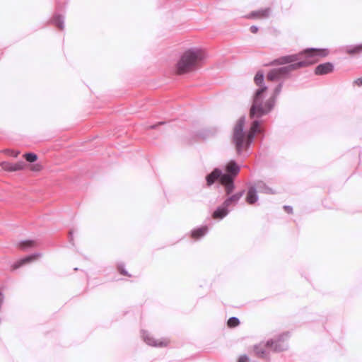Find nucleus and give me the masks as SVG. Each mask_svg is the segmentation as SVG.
I'll list each match as a JSON object with an SVG mask.
<instances>
[{
    "instance_id": "f257e3e1",
    "label": "nucleus",
    "mask_w": 362,
    "mask_h": 362,
    "mask_svg": "<svg viewBox=\"0 0 362 362\" xmlns=\"http://www.w3.org/2000/svg\"><path fill=\"white\" fill-rule=\"evenodd\" d=\"M328 54L329 51L326 49H307L298 54L279 57L274 60L271 64L283 65L293 63L296 66V69H299L316 63Z\"/></svg>"
},
{
    "instance_id": "f03ea898",
    "label": "nucleus",
    "mask_w": 362,
    "mask_h": 362,
    "mask_svg": "<svg viewBox=\"0 0 362 362\" xmlns=\"http://www.w3.org/2000/svg\"><path fill=\"white\" fill-rule=\"evenodd\" d=\"M245 123V118L239 119L233 129V141L239 155L247 151L255 134L262 132L260 121L254 120L247 132L244 131Z\"/></svg>"
},
{
    "instance_id": "7ed1b4c3",
    "label": "nucleus",
    "mask_w": 362,
    "mask_h": 362,
    "mask_svg": "<svg viewBox=\"0 0 362 362\" xmlns=\"http://www.w3.org/2000/svg\"><path fill=\"white\" fill-rule=\"evenodd\" d=\"M205 58L204 52L199 48L185 50L180 57L175 67V73L183 75L195 71Z\"/></svg>"
},
{
    "instance_id": "20e7f679",
    "label": "nucleus",
    "mask_w": 362,
    "mask_h": 362,
    "mask_svg": "<svg viewBox=\"0 0 362 362\" xmlns=\"http://www.w3.org/2000/svg\"><path fill=\"white\" fill-rule=\"evenodd\" d=\"M267 90V86H262L256 90L254 95L252 105L250 110L249 115L251 119L259 118L268 114L274 107V97H270L264 101V93Z\"/></svg>"
},
{
    "instance_id": "39448f33",
    "label": "nucleus",
    "mask_w": 362,
    "mask_h": 362,
    "mask_svg": "<svg viewBox=\"0 0 362 362\" xmlns=\"http://www.w3.org/2000/svg\"><path fill=\"white\" fill-rule=\"evenodd\" d=\"M240 166L234 161H229L226 165L227 173L221 177V184L224 186L227 194H230L234 189L233 180L240 172Z\"/></svg>"
},
{
    "instance_id": "423d86ee",
    "label": "nucleus",
    "mask_w": 362,
    "mask_h": 362,
    "mask_svg": "<svg viewBox=\"0 0 362 362\" xmlns=\"http://www.w3.org/2000/svg\"><path fill=\"white\" fill-rule=\"evenodd\" d=\"M291 64L288 66L270 70L267 75V80L271 81L279 80L288 74L291 71L297 69L295 64Z\"/></svg>"
},
{
    "instance_id": "0eeeda50",
    "label": "nucleus",
    "mask_w": 362,
    "mask_h": 362,
    "mask_svg": "<svg viewBox=\"0 0 362 362\" xmlns=\"http://www.w3.org/2000/svg\"><path fill=\"white\" fill-rule=\"evenodd\" d=\"M287 334H283L274 339L268 340L266 346L274 351H282L287 348Z\"/></svg>"
},
{
    "instance_id": "6e6552de",
    "label": "nucleus",
    "mask_w": 362,
    "mask_h": 362,
    "mask_svg": "<svg viewBox=\"0 0 362 362\" xmlns=\"http://www.w3.org/2000/svg\"><path fill=\"white\" fill-rule=\"evenodd\" d=\"M144 341L149 346L155 347H166L170 343V340L168 338L156 339L151 334L144 332L142 334Z\"/></svg>"
},
{
    "instance_id": "1a4fd4ad",
    "label": "nucleus",
    "mask_w": 362,
    "mask_h": 362,
    "mask_svg": "<svg viewBox=\"0 0 362 362\" xmlns=\"http://www.w3.org/2000/svg\"><path fill=\"white\" fill-rule=\"evenodd\" d=\"M270 14V8H265L258 11H252L245 17L248 19H262L266 18L269 16Z\"/></svg>"
},
{
    "instance_id": "9d476101",
    "label": "nucleus",
    "mask_w": 362,
    "mask_h": 362,
    "mask_svg": "<svg viewBox=\"0 0 362 362\" xmlns=\"http://www.w3.org/2000/svg\"><path fill=\"white\" fill-rule=\"evenodd\" d=\"M40 257H41L40 253H35L31 255L27 256V257L17 261L16 262H15L13 264V265L12 266L13 269H18L21 266H23L25 264L30 263V262L37 259Z\"/></svg>"
},
{
    "instance_id": "9b49d317",
    "label": "nucleus",
    "mask_w": 362,
    "mask_h": 362,
    "mask_svg": "<svg viewBox=\"0 0 362 362\" xmlns=\"http://www.w3.org/2000/svg\"><path fill=\"white\" fill-rule=\"evenodd\" d=\"M333 71V65L331 63H325L316 66L315 73L317 75H324L331 73Z\"/></svg>"
},
{
    "instance_id": "f8f14e48",
    "label": "nucleus",
    "mask_w": 362,
    "mask_h": 362,
    "mask_svg": "<svg viewBox=\"0 0 362 362\" xmlns=\"http://www.w3.org/2000/svg\"><path fill=\"white\" fill-rule=\"evenodd\" d=\"M223 175L221 170L215 169L211 173L208 175L206 177L207 185L210 186L215 182V181L219 178L221 182V177Z\"/></svg>"
},
{
    "instance_id": "ddd939ff",
    "label": "nucleus",
    "mask_w": 362,
    "mask_h": 362,
    "mask_svg": "<svg viewBox=\"0 0 362 362\" xmlns=\"http://www.w3.org/2000/svg\"><path fill=\"white\" fill-rule=\"evenodd\" d=\"M257 199L255 188L253 187H250L245 197L246 202L249 204H253L257 201Z\"/></svg>"
},
{
    "instance_id": "4468645a",
    "label": "nucleus",
    "mask_w": 362,
    "mask_h": 362,
    "mask_svg": "<svg viewBox=\"0 0 362 362\" xmlns=\"http://www.w3.org/2000/svg\"><path fill=\"white\" fill-rule=\"evenodd\" d=\"M242 196L243 192L236 193L226 199L223 205L225 206V207H229L231 204H236Z\"/></svg>"
},
{
    "instance_id": "2eb2a0df",
    "label": "nucleus",
    "mask_w": 362,
    "mask_h": 362,
    "mask_svg": "<svg viewBox=\"0 0 362 362\" xmlns=\"http://www.w3.org/2000/svg\"><path fill=\"white\" fill-rule=\"evenodd\" d=\"M208 230V228L206 226H202L201 228L194 229L192 231L191 237L194 240H198L202 236H204Z\"/></svg>"
},
{
    "instance_id": "dca6fc26",
    "label": "nucleus",
    "mask_w": 362,
    "mask_h": 362,
    "mask_svg": "<svg viewBox=\"0 0 362 362\" xmlns=\"http://www.w3.org/2000/svg\"><path fill=\"white\" fill-rule=\"evenodd\" d=\"M228 207H225V206L223 205L222 207L218 208L212 214V217L214 219H221L223 217H225L228 214Z\"/></svg>"
},
{
    "instance_id": "f3484780",
    "label": "nucleus",
    "mask_w": 362,
    "mask_h": 362,
    "mask_svg": "<svg viewBox=\"0 0 362 362\" xmlns=\"http://www.w3.org/2000/svg\"><path fill=\"white\" fill-rule=\"evenodd\" d=\"M52 23L58 28L63 30L64 28V16L56 13L52 18Z\"/></svg>"
},
{
    "instance_id": "a211bd4d",
    "label": "nucleus",
    "mask_w": 362,
    "mask_h": 362,
    "mask_svg": "<svg viewBox=\"0 0 362 362\" xmlns=\"http://www.w3.org/2000/svg\"><path fill=\"white\" fill-rule=\"evenodd\" d=\"M255 355L262 358H268V353L263 350L262 348H260L258 346H255L254 348Z\"/></svg>"
},
{
    "instance_id": "6ab92c4d",
    "label": "nucleus",
    "mask_w": 362,
    "mask_h": 362,
    "mask_svg": "<svg viewBox=\"0 0 362 362\" xmlns=\"http://www.w3.org/2000/svg\"><path fill=\"white\" fill-rule=\"evenodd\" d=\"M254 81L255 84L259 88H262V86H265L264 84V76L262 73L257 72L254 78Z\"/></svg>"
},
{
    "instance_id": "aec40b11",
    "label": "nucleus",
    "mask_w": 362,
    "mask_h": 362,
    "mask_svg": "<svg viewBox=\"0 0 362 362\" xmlns=\"http://www.w3.org/2000/svg\"><path fill=\"white\" fill-rule=\"evenodd\" d=\"M36 243L34 240H24L19 243V247L22 249H26L28 247H32L35 246Z\"/></svg>"
},
{
    "instance_id": "412c9836",
    "label": "nucleus",
    "mask_w": 362,
    "mask_h": 362,
    "mask_svg": "<svg viewBox=\"0 0 362 362\" xmlns=\"http://www.w3.org/2000/svg\"><path fill=\"white\" fill-rule=\"evenodd\" d=\"M240 325V321L237 317H232L228 320L227 325L229 328H234Z\"/></svg>"
},
{
    "instance_id": "4be33fe9",
    "label": "nucleus",
    "mask_w": 362,
    "mask_h": 362,
    "mask_svg": "<svg viewBox=\"0 0 362 362\" xmlns=\"http://www.w3.org/2000/svg\"><path fill=\"white\" fill-rule=\"evenodd\" d=\"M25 166V163L23 160H20L16 163H13V172L21 170H23Z\"/></svg>"
},
{
    "instance_id": "5701e85b",
    "label": "nucleus",
    "mask_w": 362,
    "mask_h": 362,
    "mask_svg": "<svg viewBox=\"0 0 362 362\" xmlns=\"http://www.w3.org/2000/svg\"><path fill=\"white\" fill-rule=\"evenodd\" d=\"M23 156L25 158V160L30 163H33L37 159V155L33 153H25Z\"/></svg>"
},
{
    "instance_id": "b1692460",
    "label": "nucleus",
    "mask_w": 362,
    "mask_h": 362,
    "mask_svg": "<svg viewBox=\"0 0 362 362\" xmlns=\"http://www.w3.org/2000/svg\"><path fill=\"white\" fill-rule=\"evenodd\" d=\"M1 167L4 170L13 172V163H11L3 161L1 163Z\"/></svg>"
},
{
    "instance_id": "393cba45",
    "label": "nucleus",
    "mask_w": 362,
    "mask_h": 362,
    "mask_svg": "<svg viewBox=\"0 0 362 362\" xmlns=\"http://www.w3.org/2000/svg\"><path fill=\"white\" fill-rule=\"evenodd\" d=\"M362 51V45H358L353 49H350L347 52L350 54H357Z\"/></svg>"
},
{
    "instance_id": "a878e982",
    "label": "nucleus",
    "mask_w": 362,
    "mask_h": 362,
    "mask_svg": "<svg viewBox=\"0 0 362 362\" xmlns=\"http://www.w3.org/2000/svg\"><path fill=\"white\" fill-rule=\"evenodd\" d=\"M4 152L11 156H13L14 158H16L18 157V156L19 155L20 152L19 151H13V150H10V149H5L4 151Z\"/></svg>"
},
{
    "instance_id": "bb28decb",
    "label": "nucleus",
    "mask_w": 362,
    "mask_h": 362,
    "mask_svg": "<svg viewBox=\"0 0 362 362\" xmlns=\"http://www.w3.org/2000/svg\"><path fill=\"white\" fill-rule=\"evenodd\" d=\"M117 269L119 271V272L122 274V275H124V276H131L132 275L129 274L124 268V266L123 265H119L117 267Z\"/></svg>"
},
{
    "instance_id": "cd10ccee",
    "label": "nucleus",
    "mask_w": 362,
    "mask_h": 362,
    "mask_svg": "<svg viewBox=\"0 0 362 362\" xmlns=\"http://www.w3.org/2000/svg\"><path fill=\"white\" fill-rule=\"evenodd\" d=\"M281 88H282L281 84L278 85L276 87V88L274 89V95L272 97H274V98L276 99V97L280 93V92L281 90Z\"/></svg>"
},
{
    "instance_id": "c85d7f7f",
    "label": "nucleus",
    "mask_w": 362,
    "mask_h": 362,
    "mask_svg": "<svg viewBox=\"0 0 362 362\" xmlns=\"http://www.w3.org/2000/svg\"><path fill=\"white\" fill-rule=\"evenodd\" d=\"M238 362H250V358L249 357L244 354V355H241L238 359Z\"/></svg>"
},
{
    "instance_id": "c756f323",
    "label": "nucleus",
    "mask_w": 362,
    "mask_h": 362,
    "mask_svg": "<svg viewBox=\"0 0 362 362\" xmlns=\"http://www.w3.org/2000/svg\"><path fill=\"white\" fill-rule=\"evenodd\" d=\"M354 85L357 86H362V78H358L354 81Z\"/></svg>"
},
{
    "instance_id": "7c9ffc66",
    "label": "nucleus",
    "mask_w": 362,
    "mask_h": 362,
    "mask_svg": "<svg viewBox=\"0 0 362 362\" xmlns=\"http://www.w3.org/2000/svg\"><path fill=\"white\" fill-rule=\"evenodd\" d=\"M284 209L285 211L288 214H291L293 212V209L290 206H284Z\"/></svg>"
},
{
    "instance_id": "2f4dec72",
    "label": "nucleus",
    "mask_w": 362,
    "mask_h": 362,
    "mask_svg": "<svg viewBox=\"0 0 362 362\" xmlns=\"http://www.w3.org/2000/svg\"><path fill=\"white\" fill-rule=\"evenodd\" d=\"M250 30L251 33H257L258 31V28L255 25H252L250 27Z\"/></svg>"
},
{
    "instance_id": "473e14b6",
    "label": "nucleus",
    "mask_w": 362,
    "mask_h": 362,
    "mask_svg": "<svg viewBox=\"0 0 362 362\" xmlns=\"http://www.w3.org/2000/svg\"><path fill=\"white\" fill-rule=\"evenodd\" d=\"M267 192H268L269 193H272H272H274V192L272 191V189H267Z\"/></svg>"
}]
</instances>
